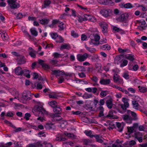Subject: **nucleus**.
Masks as SVG:
<instances>
[{
  "label": "nucleus",
  "mask_w": 147,
  "mask_h": 147,
  "mask_svg": "<svg viewBox=\"0 0 147 147\" xmlns=\"http://www.w3.org/2000/svg\"><path fill=\"white\" fill-rule=\"evenodd\" d=\"M127 115H123L122 116L123 120L126 123L131 124L133 120L138 119L137 114L135 112L129 110H127Z\"/></svg>",
  "instance_id": "obj_1"
},
{
  "label": "nucleus",
  "mask_w": 147,
  "mask_h": 147,
  "mask_svg": "<svg viewBox=\"0 0 147 147\" xmlns=\"http://www.w3.org/2000/svg\"><path fill=\"white\" fill-rule=\"evenodd\" d=\"M101 10L100 13L105 17H107L113 15L114 13L115 15H118L121 14L119 10Z\"/></svg>",
  "instance_id": "obj_2"
},
{
  "label": "nucleus",
  "mask_w": 147,
  "mask_h": 147,
  "mask_svg": "<svg viewBox=\"0 0 147 147\" xmlns=\"http://www.w3.org/2000/svg\"><path fill=\"white\" fill-rule=\"evenodd\" d=\"M90 37V38L91 40L89 41V43L90 45H98L99 44V40L100 38L98 34H91Z\"/></svg>",
  "instance_id": "obj_3"
},
{
  "label": "nucleus",
  "mask_w": 147,
  "mask_h": 147,
  "mask_svg": "<svg viewBox=\"0 0 147 147\" xmlns=\"http://www.w3.org/2000/svg\"><path fill=\"white\" fill-rule=\"evenodd\" d=\"M32 111L35 115L39 117L40 114L45 113V111L42 107L36 105L33 109Z\"/></svg>",
  "instance_id": "obj_4"
},
{
  "label": "nucleus",
  "mask_w": 147,
  "mask_h": 147,
  "mask_svg": "<svg viewBox=\"0 0 147 147\" xmlns=\"http://www.w3.org/2000/svg\"><path fill=\"white\" fill-rule=\"evenodd\" d=\"M98 24L101 28L103 34H105L107 33L108 24L104 21H99L97 22Z\"/></svg>",
  "instance_id": "obj_5"
},
{
  "label": "nucleus",
  "mask_w": 147,
  "mask_h": 147,
  "mask_svg": "<svg viewBox=\"0 0 147 147\" xmlns=\"http://www.w3.org/2000/svg\"><path fill=\"white\" fill-rule=\"evenodd\" d=\"M8 5L11 9H17L20 6V4L16 2V0H7Z\"/></svg>",
  "instance_id": "obj_6"
},
{
  "label": "nucleus",
  "mask_w": 147,
  "mask_h": 147,
  "mask_svg": "<svg viewBox=\"0 0 147 147\" xmlns=\"http://www.w3.org/2000/svg\"><path fill=\"white\" fill-rule=\"evenodd\" d=\"M128 16L129 15L128 14L125 13L121 15L119 17L116 18V20L118 21L122 22L126 20Z\"/></svg>",
  "instance_id": "obj_7"
},
{
  "label": "nucleus",
  "mask_w": 147,
  "mask_h": 147,
  "mask_svg": "<svg viewBox=\"0 0 147 147\" xmlns=\"http://www.w3.org/2000/svg\"><path fill=\"white\" fill-rule=\"evenodd\" d=\"M15 73L18 75H22L23 74L24 75V72L28 71V70L24 69L23 70L20 67H18L15 68L14 70Z\"/></svg>",
  "instance_id": "obj_8"
},
{
  "label": "nucleus",
  "mask_w": 147,
  "mask_h": 147,
  "mask_svg": "<svg viewBox=\"0 0 147 147\" xmlns=\"http://www.w3.org/2000/svg\"><path fill=\"white\" fill-rule=\"evenodd\" d=\"M88 57V55L85 53L83 55L78 54L77 56V60L80 62H82L86 60Z\"/></svg>",
  "instance_id": "obj_9"
},
{
  "label": "nucleus",
  "mask_w": 147,
  "mask_h": 147,
  "mask_svg": "<svg viewBox=\"0 0 147 147\" xmlns=\"http://www.w3.org/2000/svg\"><path fill=\"white\" fill-rule=\"evenodd\" d=\"M31 95L30 91H24L22 93V97L25 100H29L31 99Z\"/></svg>",
  "instance_id": "obj_10"
},
{
  "label": "nucleus",
  "mask_w": 147,
  "mask_h": 147,
  "mask_svg": "<svg viewBox=\"0 0 147 147\" xmlns=\"http://www.w3.org/2000/svg\"><path fill=\"white\" fill-rule=\"evenodd\" d=\"M113 79L114 82H119V83H121L123 82V80L120 79L119 76L115 72L113 75Z\"/></svg>",
  "instance_id": "obj_11"
},
{
  "label": "nucleus",
  "mask_w": 147,
  "mask_h": 147,
  "mask_svg": "<svg viewBox=\"0 0 147 147\" xmlns=\"http://www.w3.org/2000/svg\"><path fill=\"white\" fill-rule=\"evenodd\" d=\"M17 61L18 63L20 65L26 62L25 58L22 56H20L18 57Z\"/></svg>",
  "instance_id": "obj_12"
},
{
  "label": "nucleus",
  "mask_w": 147,
  "mask_h": 147,
  "mask_svg": "<svg viewBox=\"0 0 147 147\" xmlns=\"http://www.w3.org/2000/svg\"><path fill=\"white\" fill-rule=\"evenodd\" d=\"M53 111L56 114H61L62 112V109L59 106L57 105L53 108Z\"/></svg>",
  "instance_id": "obj_13"
},
{
  "label": "nucleus",
  "mask_w": 147,
  "mask_h": 147,
  "mask_svg": "<svg viewBox=\"0 0 147 147\" xmlns=\"http://www.w3.org/2000/svg\"><path fill=\"white\" fill-rule=\"evenodd\" d=\"M45 127L46 129H50L55 127L54 124L51 122H48L46 123Z\"/></svg>",
  "instance_id": "obj_14"
},
{
  "label": "nucleus",
  "mask_w": 147,
  "mask_h": 147,
  "mask_svg": "<svg viewBox=\"0 0 147 147\" xmlns=\"http://www.w3.org/2000/svg\"><path fill=\"white\" fill-rule=\"evenodd\" d=\"M112 101L113 100L112 99H108L106 101V104L107 106V107L109 109H111L113 105V103Z\"/></svg>",
  "instance_id": "obj_15"
},
{
  "label": "nucleus",
  "mask_w": 147,
  "mask_h": 147,
  "mask_svg": "<svg viewBox=\"0 0 147 147\" xmlns=\"http://www.w3.org/2000/svg\"><path fill=\"white\" fill-rule=\"evenodd\" d=\"M52 74L55 75L57 78L58 77L61 76L64 74L63 72L58 70H54L52 71Z\"/></svg>",
  "instance_id": "obj_16"
},
{
  "label": "nucleus",
  "mask_w": 147,
  "mask_h": 147,
  "mask_svg": "<svg viewBox=\"0 0 147 147\" xmlns=\"http://www.w3.org/2000/svg\"><path fill=\"white\" fill-rule=\"evenodd\" d=\"M111 81L110 79H101L100 83L102 84L107 85L110 83Z\"/></svg>",
  "instance_id": "obj_17"
},
{
  "label": "nucleus",
  "mask_w": 147,
  "mask_h": 147,
  "mask_svg": "<svg viewBox=\"0 0 147 147\" xmlns=\"http://www.w3.org/2000/svg\"><path fill=\"white\" fill-rule=\"evenodd\" d=\"M10 92L12 95L15 96L14 98H16V97L18 96L19 93L16 90L15 88L11 89Z\"/></svg>",
  "instance_id": "obj_18"
},
{
  "label": "nucleus",
  "mask_w": 147,
  "mask_h": 147,
  "mask_svg": "<svg viewBox=\"0 0 147 147\" xmlns=\"http://www.w3.org/2000/svg\"><path fill=\"white\" fill-rule=\"evenodd\" d=\"M97 110L100 111L98 116L99 117H101L104 116L103 111H104V108L101 106H100L97 108Z\"/></svg>",
  "instance_id": "obj_19"
},
{
  "label": "nucleus",
  "mask_w": 147,
  "mask_h": 147,
  "mask_svg": "<svg viewBox=\"0 0 147 147\" xmlns=\"http://www.w3.org/2000/svg\"><path fill=\"white\" fill-rule=\"evenodd\" d=\"M122 8H124L126 9H131L133 8L132 4L129 3L125 4H123L122 5Z\"/></svg>",
  "instance_id": "obj_20"
},
{
  "label": "nucleus",
  "mask_w": 147,
  "mask_h": 147,
  "mask_svg": "<svg viewBox=\"0 0 147 147\" xmlns=\"http://www.w3.org/2000/svg\"><path fill=\"white\" fill-rule=\"evenodd\" d=\"M134 55L131 54L126 55H125V58L131 61L134 60Z\"/></svg>",
  "instance_id": "obj_21"
},
{
  "label": "nucleus",
  "mask_w": 147,
  "mask_h": 147,
  "mask_svg": "<svg viewBox=\"0 0 147 147\" xmlns=\"http://www.w3.org/2000/svg\"><path fill=\"white\" fill-rule=\"evenodd\" d=\"M116 125L118 128L117 130L120 132H121L123 130V126H122L121 124L118 122H116Z\"/></svg>",
  "instance_id": "obj_22"
},
{
  "label": "nucleus",
  "mask_w": 147,
  "mask_h": 147,
  "mask_svg": "<svg viewBox=\"0 0 147 147\" xmlns=\"http://www.w3.org/2000/svg\"><path fill=\"white\" fill-rule=\"evenodd\" d=\"M92 142V140L89 139H84L83 141V144L86 145H89Z\"/></svg>",
  "instance_id": "obj_23"
},
{
  "label": "nucleus",
  "mask_w": 147,
  "mask_h": 147,
  "mask_svg": "<svg viewBox=\"0 0 147 147\" xmlns=\"http://www.w3.org/2000/svg\"><path fill=\"white\" fill-rule=\"evenodd\" d=\"M31 34L34 36H36L38 35V32L35 28H32L30 29Z\"/></svg>",
  "instance_id": "obj_24"
},
{
  "label": "nucleus",
  "mask_w": 147,
  "mask_h": 147,
  "mask_svg": "<svg viewBox=\"0 0 147 147\" xmlns=\"http://www.w3.org/2000/svg\"><path fill=\"white\" fill-rule=\"evenodd\" d=\"M70 48L69 44L65 43L64 44L62 45L60 47L61 50L63 49H67L69 50Z\"/></svg>",
  "instance_id": "obj_25"
},
{
  "label": "nucleus",
  "mask_w": 147,
  "mask_h": 147,
  "mask_svg": "<svg viewBox=\"0 0 147 147\" xmlns=\"http://www.w3.org/2000/svg\"><path fill=\"white\" fill-rule=\"evenodd\" d=\"M111 48L110 46L107 44L104 45L102 47V49L104 50H109Z\"/></svg>",
  "instance_id": "obj_26"
},
{
  "label": "nucleus",
  "mask_w": 147,
  "mask_h": 147,
  "mask_svg": "<svg viewBox=\"0 0 147 147\" xmlns=\"http://www.w3.org/2000/svg\"><path fill=\"white\" fill-rule=\"evenodd\" d=\"M139 90L140 92L144 93L147 91V89L145 87H143L139 86H138Z\"/></svg>",
  "instance_id": "obj_27"
},
{
  "label": "nucleus",
  "mask_w": 147,
  "mask_h": 147,
  "mask_svg": "<svg viewBox=\"0 0 147 147\" xmlns=\"http://www.w3.org/2000/svg\"><path fill=\"white\" fill-rule=\"evenodd\" d=\"M132 104L134 108L135 109H138V107L139 106V104L136 101H132Z\"/></svg>",
  "instance_id": "obj_28"
},
{
  "label": "nucleus",
  "mask_w": 147,
  "mask_h": 147,
  "mask_svg": "<svg viewBox=\"0 0 147 147\" xmlns=\"http://www.w3.org/2000/svg\"><path fill=\"white\" fill-rule=\"evenodd\" d=\"M39 20L41 24L44 25L48 24L49 20L48 19H43L41 20Z\"/></svg>",
  "instance_id": "obj_29"
},
{
  "label": "nucleus",
  "mask_w": 147,
  "mask_h": 147,
  "mask_svg": "<svg viewBox=\"0 0 147 147\" xmlns=\"http://www.w3.org/2000/svg\"><path fill=\"white\" fill-rule=\"evenodd\" d=\"M64 40L63 38L60 36H57L56 42L57 43H61L63 42Z\"/></svg>",
  "instance_id": "obj_30"
},
{
  "label": "nucleus",
  "mask_w": 147,
  "mask_h": 147,
  "mask_svg": "<svg viewBox=\"0 0 147 147\" xmlns=\"http://www.w3.org/2000/svg\"><path fill=\"white\" fill-rule=\"evenodd\" d=\"M36 51H29V54L31 57L35 58L36 56Z\"/></svg>",
  "instance_id": "obj_31"
},
{
  "label": "nucleus",
  "mask_w": 147,
  "mask_h": 147,
  "mask_svg": "<svg viewBox=\"0 0 147 147\" xmlns=\"http://www.w3.org/2000/svg\"><path fill=\"white\" fill-rule=\"evenodd\" d=\"M2 34H1V33L0 34L1 35V36L4 40H5L7 39V33L5 32L2 33Z\"/></svg>",
  "instance_id": "obj_32"
},
{
  "label": "nucleus",
  "mask_w": 147,
  "mask_h": 147,
  "mask_svg": "<svg viewBox=\"0 0 147 147\" xmlns=\"http://www.w3.org/2000/svg\"><path fill=\"white\" fill-rule=\"evenodd\" d=\"M95 138H96V141L97 142H98L99 143H102L103 142V140H102L99 137V136L98 135H95Z\"/></svg>",
  "instance_id": "obj_33"
},
{
  "label": "nucleus",
  "mask_w": 147,
  "mask_h": 147,
  "mask_svg": "<svg viewBox=\"0 0 147 147\" xmlns=\"http://www.w3.org/2000/svg\"><path fill=\"white\" fill-rule=\"evenodd\" d=\"M48 103L50 106H51L52 108H53L54 107L57 105H55V104H57V102L53 100L49 102Z\"/></svg>",
  "instance_id": "obj_34"
},
{
  "label": "nucleus",
  "mask_w": 147,
  "mask_h": 147,
  "mask_svg": "<svg viewBox=\"0 0 147 147\" xmlns=\"http://www.w3.org/2000/svg\"><path fill=\"white\" fill-rule=\"evenodd\" d=\"M105 5L113 6L114 5V3L111 0H107Z\"/></svg>",
  "instance_id": "obj_35"
},
{
  "label": "nucleus",
  "mask_w": 147,
  "mask_h": 147,
  "mask_svg": "<svg viewBox=\"0 0 147 147\" xmlns=\"http://www.w3.org/2000/svg\"><path fill=\"white\" fill-rule=\"evenodd\" d=\"M85 47L88 51L91 53L94 52L95 51V50L94 48L88 47L86 45H85Z\"/></svg>",
  "instance_id": "obj_36"
},
{
  "label": "nucleus",
  "mask_w": 147,
  "mask_h": 147,
  "mask_svg": "<svg viewBox=\"0 0 147 147\" xmlns=\"http://www.w3.org/2000/svg\"><path fill=\"white\" fill-rule=\"evenodd\" d=\"M53 55L54 57L55 58H56L61 57L63 56V55L61 54L56 52L54 53L53 54Z\"/></svg>",
  "instance_id": "obj_37"
},
{
  "label": "nucleus",
  "mask_w": 147,
  "mask_h": 147,
  "mask_svg": "<svg viewBox=\"0 0 147 147\" xmlns=\"http://www.w3.org/2000/svg\"><path fill=\"white\" fill-rule=\"evenodd\" d=\"M108 92L107 90H102L100 94V95L101 96H102V97H104L106 96L107 94V92Z\"/></svg>",
  "instance_id": "obj_38"
},
{
  "label": "nucleus",
  "mask_w": 147,
  "mask_h": 147,
  "mask_svg": "<svg viewBox=\"0 0 147 147\" xmlns=\"http://www.w3.org/2000/svg\"><path fill=\"white\" fill-rule=\"evenodd\" d=\"M88 20L93 22H95L97 21V20L95 17L90 16Z\"/></svg>",
  "instance_id": "obj_39"
},
{
  "label": "nucleus",
  "mask_w": 147,
  "mask_h": 147,
  "mask_svg": "<svg viewBox=\"0 0 147 147\" xmlns=\"http://www.w3.org/2000/svg\"><path fill=\"white\" fill-rule=\"evenodd\" d=\"M84 17L83 18V20L84 21H85L87 20H89V17H90V16L89 15L84 14Z\"/></svg>",
  "instance_id": "obj_40"
},
{
  "label": "nucleus",
  "mask_w": 147,
  "mask_h": 147,
  "mask_svg": "<svg viewBox=\"0 0 147 147\" xmlns=\"http://www.w3.org/2000/svg\"><path fill=\"white\" fill-rule=\"evenodd\" d=\"M128 131L130 134L133 133L134 130V127H127Z\"/></svg>",
  "instance_id": "obj_41"
},
{
  "label": "nucleus",
  "mask_w": 147,
  "mask_h": 147,
  "mask_svg": "<svg viewBox=\"0 0 147 147\" xmlns=\"http://www.w3.org/2000/svg\"><path fill=\"white\" fill-rule=\"evenodd\" d=\"M115 128V124H113V123H111L109 124V126L108 127V129L109 130H111V129H112L113 128Z\"/></svg>",
  "instance_id": "obj_42"
},
{
  "label": "nucleus",
  "mask_w": 147,
  "mask_h": 147,
  "mask_svg": "<svg viewBox=\"0 0 147 147\" xmlns=\"http://www.w3.org/2000/svg\"><path fill=\"white\" fill-rule=\"evenodd\" d=\"M59 27L60 28V30H62L64 29L65 25L63 23L61 22L59 25Z\"/></svg>",
  "instance_id": "obj_43"
},
{
  "label": "nucleus",
  "mask_w": 147,
  "mask_h": 147,
  "mask_svg": "<svg viewBox=\"0 0 147 147\" xmlns=\"http://www.w3.org/2000/svg\"><path fill=\"white\" fill-rule=\"evenodd\" d=\"M118 90L123 92L125 93L126 94H128L129 93V92L127 90L120 87H119Z\"/></svg>",
  "instance_id": "obj_44"
},
{
  "label": "nucleus",
  "mask_w": 147,
  "mask_h": 147,
  "mask_svg": "<svg viewBox=\"0 0 147 147\" xmlns=\"http://www.w3.org/2000/svg\"><path fill=\"white\" fill-rule=\"evenodd\" d=\"M134 6H136L137 7L136 8H138L139 7H141L142 9H145V7L143 5H140L138 4L135 3L134 4Z\"/></svg>",
  "instance_id": "obj_45"
},
{
  "label": "nucleus",
  "mask_w": 147,
  "mask_h": 147,
  "mask_svg": "<svg viewBox=\"0 0 147 147\" xmlns=\"http://www.w3.org/2000/svg\"><path fill=\"white\" fill-rule=\"evenodd\" d=\"M42 67L45 69H47L50 68V66L47 64L44 63L42 66Z\"/></svg>",
  "instance_id": "obj_46"
},
{
  "label": "nucleus",
  "mask_w": 147,
  "mask_h": 147,
  "mask_svg": "<svg viewBox=\"0 0 147 147\" xmlns=\"http://www.w3.org/2000/svg\"><path fill=\"white\" fill-rule=\"evenodd\" d=\"M128 63V61L125 59L123 61L122 63L120 65V66L121 67H123L127 65Z\"/></svg>",
  "instance_id": "obj_47"
},
{
  "label": "nucleus",
  "mask_w": 147,
  "mask_h": 147,
  "mask_svg": "<svg viewBox=\"0 0 147 147\" xmlns=\"http://www.w3.org/2000/svg\"><path fill=\"white\" fill-rule=\"evenodd\" d=\"M105 98L101 99L98 102V105L100 106H101L102 105H103L105 103Z\"/></svg>",
  "instance_id": "obj_48"
},
{
  "label": "nucleus",
  "mask_w": 147,
  "mask_h": 147,
  "mask_svg": "<svg viewBox=\"0 0 147 147\" xmlns=\"http://www.w3.org/2000/svg\"><path fill=\"white\" fill-rule=\"evenodd\" d=\"M78 70L81 71H86L84 67L79 65H78Z\"/></svg>",
  "instance_id": "obj_49"
},
{
  "label": "nucleus",
  "mask_w": 147,
  "mask_h": 147,
  "mask_svg": "<svg viewBox=\"0 0 147 147\" xmlns=\"http://www.w3.org/2000/svg\"><path fill=\"white\" fill-rule=\"evenodd\" d=\"M83 98H84L85 99H88L92 97V95L91 94H84L82 96Z\"/></svg>",
  "instance_id": "obj_50"
},
{
  "label": "nucleus",
  "mask_w": 147,
  "mask_h": 147,
  "mask_svg": "<svg viewBox=\"0 0 147 147\" xmlns=\"http://www.w3.org/2000/svg\"><path fill=\"white\" fill-rule=\"evenodd\" d=\"M25 116L24 117V118L26 120H29V117H30V114L29 113H27L25 114Z\"/></svg>",
  "instance_id": "obj_51"
},
{
  "label": "nucleus",
  "mask_w": 147,
  "mask_h": 147,
  "mask_svg": "<svg viewBox=\"0 0 147 147\" xmlns=\"http://www.w3.org/2000/svg\"><path fill=\"white\" fill-rule=\"evenodd\" d=\"M71 35L74 37H77L78 36V34L75 31L73 30L71 32Z\"/></svg>",
  "instance_id": "obj_52"
},
{
  "label": "nucleus",
  "mask_w": 147,
  "mask_h": 147,
  "mask_svg": "<svg viewBox=\"0 0 147 147\" xmlns=\"http://www.w3.org/2000/svg\"><path fill=\"white\" fill-rule=\"evenodd\" d=\"M107 42V40L105 38L101 39L99 42V44H102Z\"/></svg>",
  "instance_id": "obj_53"
},
{
  "label": "nucleus",
  "mask_w": 147,
  "mask_h": 147,
  "mask_svg": "<svg viewBox=\"0 0 147 147\" xmlns=\"http://www.w3.org/2000/svg\"><path fill=\"white\" fill-rule=\"evenodd\" d=\"M107 0H97L98 2L100 4L105 5Z\"/></svg>",
  "instance_id": "obj_54"
},
{
  "label": "nucleus",
  "mask_w": 147,
  "mask_h": 147,
  "mask_svg": "<svg viewBox=\"0 0 147 147\" xmlns=\"http://www.w3.org/2000/svg\"><path fill=\"white\" fill-rule=\"evenodd\" d=\"M43 86L44 85H42L40 83H38L37 85V88L38 90L41 89Z\"/></svg>",
  "instance_id": "obj_55"
},
{
  "label": "nucleus",
  "mask_w": 147,
  "mask_h": 147,
  "mask_svg": "<svg viewBox=\"0 0 147 147\" xmlns=\"http://www.w3.org/2000/svg\"><path fill=\"white\" fill-rule=\"evenodd\" d=\"M113 112L111 111H109L108 114L107 115L106 117H113Z\"/></svg>",
  "instance_id": "obj_56"
},
{
  "label": "nucleus",
  "mask_w": 147,
  "mask_h": 147,
  "mask_svg": "<svg viewBox=\"0 0 147 147\" xmlns=\"http://www.w3.org/2000/svg\"><path fill=\"white\" fill-rule=\"evenodd\" d=\"M128 50L127 49H122L120 48H119L118 49V51L121 53H123L126 52Z\"/></svg>",
  "instance_id": "obj_57"
},
{
  "label": "nucleus",
  "mask_w": 147,
  "mask_h": 147,
  "mask_svg": "<svg viewBox=\"0 0 147 147\" xmlns=\"http://www.w3.org/2000/svg\"><path fill=\"white\" fill-rule=\"evenodd\" d=\"M113 30L117 32L122 31V30L121 29L119 28L116 26H114L113 28Z\"/></svg>",
  "instance_id": "obj_58"
},
{
  "label": "nucleus",
  "mask_w": 147,
  "mask_h": 147,
  "mask_svg": "<svg viewBox=\"0 0 147 147\" xmlns=\"http://www.w3.org/2000/svg\"><path fill=\"white\" fill-rule=\"evenodd\" d=\"M135 136V138L138 140L139 142L141 143L142 142V137H138V136L137 135H136Z\"/></svg>",
  "instance_id": "obj_59"
},
{
  "label": "nucleus",
  "mask_w": 147,
  "mask_h": 147,
  "mask_svg": "<svg viewBox=\"0 0 147 147\" xmlns=\"http://www.w3.org/2000/svg\"><path fill=\"white\" fill-rule=\"evenodd\" d=\"M78 74L79 77L81 78H85L86 77V75L83 72L80 73Z\"/></svg>",
  "instance_id": "obj_60"
},
{
  "label": "nucleus",
  "mask_w": 147,
  "mask_h": 147,
  "mask_svg": "<svg viewBox=\"0 0 147 147\" xmlns=\"http://www.w3.org/2000/svg\"><path fill=\"white\" fill-rule=\"evenodd\" d=\"M91 79L93 81L96 83L98 80V78L96 76H93L92 78H91Z\"/></svg>",
  "instance_id": "obj_61"
},
{
  "label": "nucleus",
  "mask_w": 147,
  "mask_h": 147,
  "mask_svg": "<svg viewBox=\"0 0 147 147\" xmlns=\"http://www.w3.org/2000/svg\"><path fill=\"white\" fill-rule=\"evenodd\" d=\"M36 147H38L39 146H42V145L40 142H38L36 143H35Z\"/></svg>",
  "instance_id": "obj_62"
},
{
  "label": "nucleus",
  "mask_w": 147,
  "mask_h": 147,
  "mask_svg": "<svg viewBox=\"0 0 147 147\" xmlns=\"http://www.w3.org/2000/svg\"><path fill=\"white\" fill-rule=\"evenodd\" d=\"M84 133L87 136H90V135L92 133V131L91 130H89L88 131H85Z\"/></svg>",
  "instance_id": "obj_63"
},
{
  "label": "nucleus",
  "mask_w": 147,
  "mask_h": 147,
  "mask_svg": "<svg viewBox=\"0 0 147 147\" xmlns=\"http://www.w3.org/2000/svg\"><path fill=\"white\" fill-rule=\"evenodd\" d=\"M49 97L50 98H57L58 97V96L56 94H49Z\"/></svg>",
  "instance_id": "obj_64"
}]
</instances>
